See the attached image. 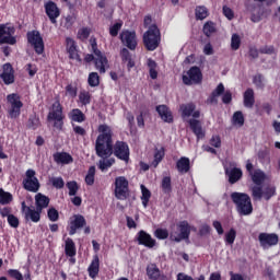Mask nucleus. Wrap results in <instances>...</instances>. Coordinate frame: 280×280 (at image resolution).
Wrapping results in <instances>:
<instances>
[{
	"mask_svg": "<svg viewBox=\"0 0 280 280\" xmlns=\"http://www.w3.org/2000/svg\"><path fill=\"white\" fill-rule=\"evenodd\" d=\"M98 132L95 142L96 154L101 159H108L113 154V130L108 125H100Z\"/></svg>",
	"mask_w": 280,
	"mask_h": 280,
	"instance_id": "f257e3e1",
	"label": "nucleus"
},
{
	"mask_svg": "<svg viewBox=\"0 0 280 280\" xmlns=\"http://www.w3.org/2000/svg\"><path fill=\"white\" fill-rule=\"evenodd\" d=\"M231 199L236 206V211L241 215H250L253 213V202L247 194L232 192Z\"/></svg>",
	"mask_w": 280,
	"mask_h": 280,
	"instance_id": "f03ea898",
	"label": "nucleus"
},
{
	"mask_svg": "<svg viewBox=\"0 0 280 280\" xmlns=\"http://www.w3.org/2000/svg\"><path fill=\"white\" fill-rule=\"evenodd\" d=\"M91 47L93 54H95L94 65L97 72L101 74L106 73L107 69H110V65L108 63V58L102 50L97 49V42L95 39H91Z\"/></svg>",
	"mask_w": 280,
	"mask_h": 280,
	"instance_id": "7ed1b4c3",
	"label": "nucleus"
},
{
	"mask_svg": "<svg viewBox=\"0 0 280 280\" xmlns=\"http://www.w3.org/2000/svg\"><path fill=\"white\" fill-rule=\"evenodd\" d=\"M144 47L149 51H154L156 47H159V43H161V32L156 25H151L149 30L143 35Z\"/></svg>",
	"mask_w": 280,
	"mask_h": 280,
	"instance_id": "20e7f679",
	"label": "nucleus"
},
{
	"mask_svg": "<svg viewBox=\"0 0 280 280\" xmlns=\"http://www.w3.org/2000/svg\"><path fill=\"white\" fill-rule=\"evenodd\" d=\"M22 185L26 191L36 194L38 189H40V182L38 180V177H36V171L28 168L25 172V177L22 182Z\"/></svg>",
	"mask_w": 280,
	"mask_h": 280,
	"instance_id": "39448f33",
	"label": "nucleus"
},
{
	"mask_svg": "<svg viewBox=\"0 0 280 280\" xmlns=\"http://www.w3.org/2000/svg\"><path fill=\"white\" fill-rule=\"evenodd\" d=\"M7 102L10 104L9 116L11 119H16L21 116V109L23 108V102L21 96L16 93L9 94Z\"/></svg>",
	"mask_w": 280,
	"mask_h": 280,
	"instance_id": "423d86ee",
	"label": "nucleus"
},
{
	"mask_svg": "<svg viewBox=\"0 0 280 280\" xmlns=\"http://www.w3.org/2000/svg\"><path fill=\"white\" fill-rule=\"evenodd\" d=\"M277 194V188L275 186H253L252 196L254 200H270L272 196Z\"/></svg>",
	"mask_w": 280,
	"mask_h": 280,
	"instance_id": "0eeeda50",
	"label": "nucleus"
},
{
	"mask_svg": "<svg viewBox=\"0 0 280 280\" xmlns=\"http://www.w3.org/2000/svg\"><path fill=\"white\" fill-rule=\"evenodd\" d=\"M191 228L187 221H182L177 224V229L171 232L172 242H183V240H189Z\"/></svg>",
	"mask_w": 280,
	"mask_h": 280,
	"instance_id": "6e6552de",
	"label": "nucleus"
},
{
	"mask_svg": "<svg viewBox=\"0 0 280 280\" xmlns=\"http://www.w3.org/2000/svg\"><path fill=\"white\" fill-rule=\"evenodd\" d=\"M246 170L255 185V187H261L266 182V173L261 168H255L253 162L249 160L246 162Z\"/></svg>",
	"mask_w": 280,
	"mask_h": 280,
	"instance_id": "1a4fd4ad",
	"label": "nucleus"
},
{
	"mask_svg": "<svg viewBox=\"0 0 280 280\" xmlns=\"http://www.w3.org/2000/svg\"><path fill=\"white\" fill-rule=\"evenodd\" d=\"M183 82L187 86L191 84H200L202 82V72L198 67H191L188 71L183 73Z\"/></svg>",
	"mask_w": 280,
	"mask_h": 280,
	"instance_id": "9d476101",
	"label": "nucleus"
},
{
	"mask_svg": "<svg viewBox=\"0 0 280 280\" xmlns=\"http://www.w3.org/2000/svg\"><path fill=\"white\" fill-rule=\"evenodd\" d=\"M48 119H52L55 121L54 126L57 130H62V119H65V116H62V105H60V101H56L52 104V109L48 114Z\"/></svg>",
	"mask_w": 280,
	"mask_h": 280,
	"instance_id": "9b49d317",
	"label": "nucleus"
},
{
	"mask_svg": "<svg viewBox=\"0 0 280 280\" xmlns=\"http://www.w3.org/2000/svg\"><path fill=\"white\" fill-rule=\"evenodd\" d=\"M14 27L5 24L0 25V45H16L14 37Z\"/></svg>",
	"mask_w": 280,
	"mask_h": 280,
	"instance_id": "f8f14e48",
	"label": "nucleus"
},
{
	"mask_svg": "<svg viewBox=\"0 0 280 280\" xmlns=\"http://www.w3.org/2000/svg\"><path fill=\"white\" fill-rule=\"evenodd\" d=\"M258 242L264 250H268V248H272V246L279 244V235L262 232L258 235Z\"/></svg>",
	"mask_w": 280,
	"mask_h": 280,
	"instance_id": "ddd939ff",
	"label": "nucleus"
},
{
	"mask_svg": "<svg viewBox=\"0 0 280 280\" xmlns=\"http://www.w3.org/2000/svg\"><path fill=\"white\" fill-rule=\"evenodd\" d=\"M27 40L36 54L40 55L45 51V43L43 42V36H40V32L32 31L27 33Z\"/></svg>",
	"mask_w": 280,
	"mask_h": 280,
	"instance_id": "4468645a",
	"label": "nucleus"
},
{
	"mask_svg": "<svg viewBox=\"0 0 280 280\" xmlns=\"http://www.w3.org/2000/svg\"><path fill=\"white\" fill-rule=\"evenodd\" d=\"M115 196L118 200H126V198H128V179H126V177H116Z\"/></svg>",
	"mask_w": 280,
	"mask_h": 280,
	"instance_id": "2eb2a0df",
	"label": "nucleus"
},
{
	"mask_svg": "<svg viewBox=\"0 0 280 280\" xmlns=\"http://www.w3.org/2000/svg\"><path fill=\"white\" fill-rule=\"evenodd\" d=\"M114 154L117 156V159H120V161L128 163L130 160V148L128 147V143L117 141L114 145Z\"/></svg>",
	"mask_w": 280,
	"mask_h": 280,
	"instance_id": "dca6fc26",
	"label": "nucleus"
},
{
	"mask_svg": "<svg viewBox=\"0 0 280 280\" xmlns=\"http://www.w3.org/2000/svg\"><path fill=\"white\" fill-rule=\"evenodd\" d=\"M120 40L128 49H137V33L130 31H122L120 33Z\"/></svg>",
	"mask_w": 280,
	"mask_h": 280,
	"instance_id": "f3484780",
	"label": "nucleus"
},
{
	"mask_svg": "<svg viewBox=\"0 0 280 280\" xmlns=\"http://www.w3.org/2000/svg\"><path fill=\"white\" fill-rule=\"evenodd\" d=\"M45 11L50 23H52V25H56V23H58L56 19L60 16V9H58V5H56L55 2H47L45 4Z\"/></svg>",
	"mask_w": 280,
	"mask_h": 280,
	"instance_id": "a211bd4d",
	"label": "nucleus"
},
{
	"mask_svg": "<svg viewBox=\"0 0 280 280\" xmlns=\"http://www.w3.org/2000/svg\"><path fill=\"white\" fill-rule=\"evenodd\" d=\"M137 240L140 246H145L147 248H154L156 246V241L143 230L138 232Z\"/></svg>",
	"mask_w": 280,
	"mask_h": 280,
	"instance_id": "6ab92c4d",
	"label": "nucleus"
},
{
	"mask_svg": "<svg viewBox=\"0 0 280 280\" xmlns=\"http://www.w3.org/2000/svg\"><path fill=\"white\" fill-rule=\"evenodd\" d=\"M66 49L69 54L70 60H78V62L81 61L80 55L78 54V46L75 45V40H73V38H66Z\"/></svg>",
	"mask_w": 280,
	"mask_h": 280,
	"instance_id": "aec40b11",
	"label": "nucleus"
},
{
	"mask_svg": "<svg viewBox=\"0 0 280 280\" xmlns=\"http://www.w3.org/2000/svg\"><path fill=\"white\" fill-rule=\"evenodd\" d=\"M86 225V219L82 214H75L70 222L69 235H75L78 229H82Z\"/></svg>",
	"mask_w": 280,
	"mask_h": 280,
	"instance_id": "412c9836",
	"label": "nucleus"
},
{
	"mask_svg": "<svg viewBox=\"0 0 280 280\" xmlns=\"http://www.w3.org/2000/svg\"><path fill=\"white\" fill-rule=\"evenodd\" d=\"M0 78L3 80L4 84H14V69H12V65H3Z\"/></svg>",
	"mask_w": 280,
	"mask_h": 280,
	"instance_id": "4be33fe9",
	"label": "nucleus"
},
{
	"mask_svg": "<svg viewBox=\"0 0 280 280\" xmlns=\"http://www.w3.org/2000/svg\"><path fill=\"white\" fill-rule=\"evenodd\" d=\"M225 174L229 177V183H231V185H235V183H237V180H240L243 176L242 168L237 167H225Z\"/></svg>",
	"mask_w": 280,
	"mask_h": 280,
	"instance_id": "5701e85b",
	"label": "nucleus"
},
{
	"mask_svg": "<svg viewBox=\"0 0 280 280\" xmlns=\"http://www.w3.org/2000/svg\"><path fill=\"white\" fill-rule=\"evenodd\" d=\"M55 163L58 165H69V163H73V158L69 153L57 152L52 155Z\"/></svg>",
	"mask_w": 280,
	"mask_h": 280,
	"instance_id": "b1692460",
	"label": "nucleus"
},
{
	"mask_svg": "<svg viewBox=\"0 0 280 280\" xmlns=\"http://www.w3.org/2000/svg\"><path fill=\"white\" fill-rule=\"evenodd\" d=\"M89 277L91 279H96L100 275V257L95 255L88 268Z\"/></svg>",
	"mask_w": 280,
	"mask_h": 280,
	"instance_id": "393cba45",
	"label": "nucleus"
},
{
	"mask_svg": "<svg viewBox=\"0 0 280 280\" xmlns=\"http://www.w3.org/2000/svg\"><path fill=\"white\" fill-rule=\"evenodd\" d=\"M156 110H158L161 119H163V121H166L167 124H172V121H174V117L172 116V112L170 110V108L166 105L158 106Z\"/></svg>",
	"mask_w": 280,
	"mask_h": 280,
	"instance_id": "a878e982",
	"label": "nucleus"
},
{
	"mask_svg": "<svg viewBox=\"0 0 280 280\" xmlns=\"http://www.w3.org/2000/svg\"><path fill=\"white\" fill-rule=\"evenodd\" d=\"M190 164L189 158L183 156L176 162V170L179 174H187L191 167Z\"/></svg>",
	"mask_w": 280,
	"mask_h": 280,
	"instance_id": "bb28decb",
	"label": "nucleus"
},
{
	"mask_svg": "<svg viewBox=\"0 0 280 280\" xmlns=\"http://www.w3.org/2000/svg\"><path fill=\"white\" fill-rule=\"evenodd\" d=\"M35 205L36 209H38L39 211H43V209H47L49 207V197L38 192L35 196Z\"/></svg>",
	"mask_w": 280,
	"mask_h": 280,
	"instance_id": "cd10ccee",
	"label": "nucleus"
},
{
	"mask_svg": "<svg viewBox=\"0 0 280 280\" xmlns=\"http://www.w3.org/2000/svg\"><path fill=\"white\" fill-rule=\"evenodd\" d=\"M245 108H253L255 106V91L247 89L243 95Z\"/></svg>",
	"mask_w": 280,
	"mask_h": 280,
	"instance_id": "c85d7f7f",
	"label": "nucleus"
},
{
	"mask_svg": "<svg viewBox=\"0 0 280 280\" xmlns=\"http://www.w3.org/2000/svg\"><path fill=\"white\" fill-rule=\"evenodd\" d=\"M43 213L42 210H38L37 208H27L25 215V220H31V222H40V214Z\"/></svg>",
	"mask_w": 280,
	"mask_h": 280,
	"instance_id": "c756f323",
	"label": "nucleus"
},
{
	"mask_svg": "<svg viewBox=\"0 0 280 280\" xmlns=\"http://www.w3.org/2000/svg\"><path fill=\"white\" fill-rule=\"evenodd\" d=\"M165 158V148L160 147V148H155L154 151V160L153 163H151V167H159V163H161V161H163V159Z\"/></svg>",
	"mask_w": 280,
	"mask_h": 280,
	"instance_id": "7c9ffc66",
	"label": "nucleus"
},
{
	"mask_svg": "<svg viewBox=\"0 0 280 280\" xmlns=\"http://www.w3.org/2000/svg\"><path fill=\"white\" fill-rule=\"evenodd\" d=\"M257 160L261 165H270V150L260 149L257 153Z\"/></svg>",
	"mask_w": 280,
	"mask_h": 280,
	"instance_id": "2f4dec72",
	"label": "nucleus"
},
{
	"mask_svg": "<svg viewBox=\"0 0 280 280\" xmlns=\"http://www.w3.org/2000/svg\"><path fill=\"white\" fill-rule=\"evenodd\" d=\"M69 117L71 121H75L77 124H82L86 121V116L79 108H74L70 112Z\"/></svg>",
	"mask_w": 280,
	"mask_h": 280,
	"instance_id": "473e14b6",
	"label": "nucleus"
},
{
	"mask_svg": "<svg viewBox=\"0 0 280 280\" xmlns=\"http://www.w3.org/2000/svg\"><path fill=\"white\" fill-rule=\"evenodd\" d=\"M189 126L198 139H202V137H205V132L202 131V125H200L198 120L190 119Z\"/></svg>",
	"mask_w": 280,
	"mask_h": 280,
	"instance_id": "72a5a7b5",
	"label": "nucleus"
},
{
	"mask_svg": "<svg viewBox=\"0 0 280 280\" xmlns=\"http://www.w3.org/2000/svg\"><path fill=\"white\" fill-rule=\"evenodd\" d=\"M65 253L67 257H75L77 249H75V243L72 238H67L65 243Z\"/></svg>",
	"mask_w": 280,
	"mask_h": 280,
	"instance_id": "f704fd0d",
	"label": "nucleus"
},
{
	"mask_svg": "<svg viewBox=\"0 0 280 280\" xmlns=\"http://www.w3.org/2000/svg\"><path fill=\"white\" fill-rule=\"evenodd\" d=\"M147 65L149 68L150 78L152 80H156V78H159V70H156L159 66L156 65V61L148 59Z\"/></svg>",
	"mask_w": 280,
	"mask_h": 280,
	"instance_id": "c9c22d12",
	"label": "nucleus"
},
{
	"mask_svg": "<svg viewBox=\"0 0 280 280\" xmlns=\"http://www.w3.org/2000/svg\"><path fill=\"white\" fill-rule=\"evenodd\" d=\"M194 110H196V105L194 103L180 105L182 117H191Z\"/></svg>",
	"mask_w": 280,
	"mask_h": 280,
	"instance_id": "e433bc0d",
	"label": "nucleus"
},
{
	"mask_svg": "<svg viewBox=\"0 0 280 280\" xmlns=\"http://www.w3.org/2000/svg\"><path fill=\"white\" fill-rule=\"evenodd\" d=\"M114 164H115V159L102 158V160H100L98 162V167L101 172H106V170H108V167H113Z\"/></svg>",
	"mask_w": 280,
	"mask_h": 280,
	"instance_id": "4c0bfd02",
	"label": "nucleus"
},
{
	"mask_svg": "<svg viewBox=\"0 0 280 280\" xmlns=\"http://www.w3.org/2000/svg\"><path fill=\"white\" fill-rule=\"evenodd\" d=\"M233 126L242 128L244 126V114L242 112H235L232 117Z\"/></svg>",
	"mask_w": 280,
	"mask_h": 280,
	"instance_id": "58836bf2",
	"label": "nucleus"
},
{
	"mask_svg": "<svg viewBox=\"0 0 280 280\" xmlns=\"http://www.w3.org/2000/svg\"><path fill=\"white\" fill-rule=\"evenodd\" d=\"M147 275L149 279L156 280L161 277V270H159L156 266L151 265L147 268Z\"/></svg>",
	"mask_w": 280,
	"mask_h": 280,
	"instance_id": "ea45409f",
	"label": "nucleus"
},
{
	"mask_svg": "<svg viewBox=\"0 0 280 280\" xmlns=\"http://www.w3.org/2000/svg\"><path fill=\"white\" fill-rule=\"evenodd\" d=\"M196 19L199 21H203V19H207L209 16V11L206 9L205 5H199L195 10Z\"/></svg>",
	"mask_w": 280,
	"mask_h": 280,
	"instance_id": "a19ab883",
	"label": "nucleus"
},
{
	"mask_svg": "<svg viewBox=\"0 0 280 280\" xmlns=\"http://www.w3.org/2000/svg\"><path fill=\"white\" fill-rule=\"evenodd\" d=\"M79 102L82 106H89L91 104V93L86 91H81L79 93Z\"/></svg>",
	"mask_w": 280,
	"mask_h": 280,
	"instance_id": "79ce46f5",
	"label": "nucleus"
},
{
	"mask_svg": "<svg viewBox=\"0 0 280 280\" xmlns=\"http://www.w3.org/2000/svg\"><path fill=\"white\" fill-rule=\"evenodd\" d=\"M49 183L55 187V189H63L65 188V179L62 177H49Z\"/></svg>",
	"mask_w": 280,
	"mask_h": 280,
	"instance_id": "37998d69",
	"label": "nucleus"
},
{
	"mask_svg": "<svg viewBox=\"0 0 280 280\" xmlns=\"http://www.w3.org/2000/svg\"><path fill=\"white\" fill-rule=\"evenodd\" d=\"M162 190L164 194H170V191H172V178L170 176L163 177Z\"/></svg>",
	"mask_w": 280,
	"mask_h": 280,
	"instance_id": "c03bdc74",
	"label": "nucleus"
},
{
	"mask_svg": "<svg viewBox=\"0 0 280 280\" xmlns=\"http://www.w3.org/2000/svg\"><path fill=\"white\" fill-rule=\"evenodd\" d=\"M140 187L142 191V197H141L142 205L143 207H148V202H150V197L152 196V194L143 185H141Z\"/></svg>",
	"mask_w": 280,
	"mask_h": 280,
	"instance_id": "a18cd8bd",
	"label": "nucleus"
},
{
	"mask_svg": "<svg viewBox=\"0 0 280 280\" xmlns=\"http://www.w3.org/2000/svg\"><path fill=\"white\" fill-rule=\"evenodd\" d=\"M203 34L205 36H211V34H215V23L213 22H207L203 25Z\"/></svg>",
	"mask_w": 280,
	"mask_h": 280,
	"instance_id": "49530a36",
	"label": "nucleus"
},
{
	"mask_svg": "<svg viewBox=\"0 0 280 280\" xmlns=\"http://www.w3.org/2000/svg\"><path fill=\"white\" fill-rule=\"evenodd\" d=\"M12 200V194L5 192L2 188H0V205H10Z\"/></svg>",
	"mask_w": 280,
	"mask_h": 280,
	"instance_id": "de8ad7c7",
	"label": "nucleus"
},
{
	"mask_svg": "<svg viewBox=\"0 0 280 280\" xmlns=\"http://www.w3.org/2000/svg\"><path fill=\"white\" fill-rule=\"evenodd\" d=\"M86 185H93L95 183V166H91L85 176Z\"/></svg>",
	"mask_w": 280,
	"mask_h": 280,
	"instance_id": "09e8293b",
	"label": "nucleus"
},
{
	"mask_svg": "<svg viewBox=\"0 0 280 280\" xmlns=\"http://www.w3.org/2000/svg\"><path fill=\"white\" fill-rule=\"evenodd\" d=\"M242 45V38L237 34H233L231 38V48L233 51H237L240 49V46Z\"/></svg>",
	"mask_w": 280,
	"mask_h": 280,
	"instance_id": "8fccbe9b",
	"label": "nucleus"
},
{
	"mask_svg": "<svg viewBox=\"0 0 280 280\" xmlns=\"http://www.w3.org/2000/svg\"><path fill=\"white\" fill-rule=\"evenodd\" d=\"M88 82L91 86H100V74L97 72H91Z\"/></svg>",
	"mask_w": 280,
	"mask_h": 280,
	"instance_id": "3c124183",
	"label": "nucleus"
},
{
	"mask_svg": "<svg viewBox=\"0 0 280 280\" xmlns=\"http://www.w3.org/2000/svg\"><path fill=\"white\" fill-rule=\"evenodd\" d=\"M121 27H124V22L122 21H118L114 25H112L109 27L110 36H114V37L117 36V34H119V30H121Z\"/></svg>",
	"mask_w": 280,
	"mask_h": 280,
	"instance_id": "603ef678",
	"label": "nucleus"
},
{
	"mask_svg": "<svg viewBox=\"0 0 280 280\" xmlns=\"http://www.w3.org/2000/svg\"><path fill=\"white\" fill-rule=\"evenodd\" d=\"M73 23H75L74 15H67L62 21V25L66 30H71V27H73Z\"/></svg>",
	"mask_w": 280,
	"mask_h": 280,
	"instance_id": "864d4df0",
	"label": "nucleus"
},
{
	"mask_svg": "<svg viewBox=\"0 0 280 280\" xmlns=\"http://www.w3.org/2000/svg\"><path fill=\"white\" fill-rule=\"evenodd\" d=\"M235 237H237V232H235L234 229H231L225 234V242H226V244H234L235 243Z\"/></svg>",
	"mask_w": 280,
	"mask_h": 280,
	"instance_id": "5fc2aeb1",
	"label": "nucleus"
},
{
	"mask_svg": "<svg viewBox=\"0 0 280 280\" xmlns=\"http://www.w3.org/2000/svg\"><path fill=\"white\" fill-rule=\"evenodd\" d=\"M254 84L257 86V89H264V86H266V79L261 74L255 75Z\"/></svg>",
	"mask_w": 280,
	"mask_h": 280,
	"instance_id": "6e6d98bb",
	"label": "nucleus"
},
{
	"mask_svg": "<svg viewBox=\"0 0 280 280\" xmlns=\"http://www.w3.org/2000/svg\"><path fill=\"white\" fill-rule=\"evenodd\" d=\"M60 214L58 213V210H56V208L48 209V220H50V222H58Z\"/></svg>",
	"mask_w": 280,
	"mask_h": 280,
	"instance_id": "4d7b16f0",
	"label": "nucleus"
},
{
	"mask_svg": "<svg viewBox=\"0 0 280 280\" xmlns=\"http://www.w3.org/2000/svg\"><path fill=\"white\" fill-rule=\"evenodd\" d=\"M154 235L158 240H167V237H170V232L165 229H158L155 230Z\"/></svg>",
	"mask_w": 280,
	"mask_h": 280,
	"instance_id": "13d9d810",
	"label": "nucleus"
},
{
	"mask_svg": "<svg viewBox=\"0 0 280 280\" xmlns=\"http://www.w3.org/2000/svg\"><path fill=\"white\" fill-rule=\"evenodd\" d=\"M66 95H68L69 97H77L78 95V88L73 86L72 84H68L66 86Z\"/></svg>",
	"mask_w": 280,
	"mask_h": 280,
	"instance_id": "bf43d9fd",
	"label": "nucleus"
},
{
	"mask_svg": "<svg viewBox=\"0 0 280 280\" xmlns=\"http://www.w3.org/2000/svg\"><path fill=\"white\" fill-rule=\"evenodd\" d=\"M90 35L91 31L88 27H83L78 32V38H80V40H86V38H89Z\"/></svg>",
	"mask_w": 280,
	"mask_h": 280,
	"instance_id": "052dcab7",
	"label": "nucleus"
},
{
	"mask_svg": "<svg viewBox=\"0 0 280 280\" xmlns=\"http://www.w3.org/2000/svg\"><path fill=\"white\" fill-rule=\"evenodd\" d=\"M67 187L69 189V196H75V194H78V183L77 182H68Z\"/></svg>",
	"mask_w": 280,
	"mask_h": 280,
	"instance_id": "680f3d73",
	"label": "nucleus"
},
{
	"mask_svg": "<svg viewBox=\"0 0 280 280\" xmlns=\"http://www.w3.org/2000/svg\"><path fill=\"white\" fill-rule=\"evenodd\" d=\"M223 14L229 21H233V19H235L233 9L229 8L228 5H223Z\"/></svg>",
	"mask_w": 280,
	"mask_h": 280,
	"instance_id": "e2e57ef3",
	"label": "nucleus"
},
{
	"mask_svg": "<svg viewBox=\"0 0 280 280\" xmlns=\"http://www.w3.org/2000/svg\"><path fill=\"white\" fill-rule=\"evenodd\" d=\"M8 275L12 279L23 280V273H21V271L16 270V269H9Z\"/></svg>",
	"mask_w": 280,
	"mask_h": 280,
	"instance_id": "0e129e2a",
	"label": "nucleus"
},
{
	"mask_svg": "<svg viewBox=\"0 0 280 280\" xmlns=\"http://www.w3.org/2000/svg\"><path fill=\"white\" fill-rule=\"evenodd\" d=\"M8 222L12 229H19V218L14 217V214L9 215Z\"/></svg>",
	"mask_w": 280,
	"mask_h": 280,
	"instance_id": "69168bd1",
	"label": "nucleus"
},
{
	"mask_svg": "<svg viewBox=\"0 0 280 280\" xmlns=\"http://www.w3.org/2000/svg\"><path fill=\"white\" fill-rule=\"evenodd\" d=\"M122 62L131 60L132 57L130 56V51L127 48H122L120 51Z\"/></svg>",
	"mask_w": 280,
	"mask_h": 280,
	"instance_id": "338daca9",
	"label": "nucleus"
},
{
	"mask_svg": "<svg viewBox=\"0 0 280 280\" xmlns=\"http://www.w3.org/2000/svg\"><path fill=\"white\" fill-rule=\"evenodd\" d=\"M260 54H268L269 56L275 54V46H264L259 49Z\"/></svg>",
	"mask_w": 280,
	"mask_h": 280,
	"instance_id": "774afa93",
	"label": "nucleus"
}]
</instances>
